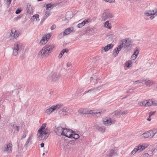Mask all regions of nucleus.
<instances>
[{"mask_svg":"<svg viewBox=\"0 0 157 157\" xmlns=\"http://www.w3.org/2000/svg\"><path fill=\"white\" fill-rule=\"evenodd\" d=\"M54 45L53 44H48L44 47L41 50L39 51L38 55L42 57H47L51 52L54 48Z\"/></svg>","mask_w":157,"mask_h":157,"instance_id":"nucleus-1","label":"nucleus"},{"mask_svg":"<svg viewBox=\"0 0 157 157\" xmlns=\"http://www.w3.org/2000/svg\"><path fill=\"white\" fill-rule=\"evenodd\" d=\"M148 146L145 144H140L138 146H136L132 151V154L134 155L136 152L142 151L144 150Z\"/></svg>","mask_w":157,"mask_h":157,"instance_id":"nucleus-2","label":"nucleus"},{"mask_svg":"<svg viewBox=\"0 0 157 157\" xmlns=\"http://www.w3.org/2000/svg\"><path fill=\"white\" fill-rule=\"evenodd\" d=\"M59 76L60 75L59 73L52 72L49 76L47 77V79L48 80L51 82H55L58 80Z\"/></svg>","mask_w":157,"mask_h":157,"instance_id":"nucleus-3","label":"nucleus"},{"mask_svg":"<svg viewBox=\"0 0 157 157\" xmlns=\"http://www.w3.org/2000/svg\"><path fill=\"white\" fill-rule=\"evenodd\" d=\"M19 34L20 32L18 31L17 30L16 28H13L11 29L10 33L9 38L11 39H16L19 36Z\"/></svg>","mask_w":157,"mask_h":157,"instance_id":"nucleus-4","label":"nucleus"},{"mask_svg":"<svg viewBox=\"0 0 157 157\" xmlns=\"http://www.w3.org/2000/svg\"><path fill=\"white\" fill-rule=\"evenodd\" d=\"M157 132L155 130L149 131L147 132L144 133L142 135V136L145 138H152Z\"/></svg>","mask_w":157,"mask_h":157,"instance_id":"nucleus-5","label":"nucleus"},{"mask_svg":"<svg viewBox=\"0 0 157 157\" xmlns=\"http://www.w3.org/2000/svg\"><path fill=\"white\" fill-rule=\"evenodd\" d=\"M62 104H58L56 105L52 106L51 107L49 108L48 109H47L45 113L47 114H49L51 113H52L56 109H59L62 106Z\"/></svg>","mask_w":157,"mask_h":157,"instance_id":"nucleus-6","label":"nucleus"},{"mask_svg":"<svg viewBox=\"0 0 157 157\" xmlns=\"http://www.w3.org/2000/svg\"><path fill=\"white\" fill-rule=\"evenodd\" d=\"M122 44L124 48L128 47L132 44V42L129 38L123 39L122 40Z\"/></svg>","mask_w":157,"mask_h":157,"instance_id":"nucleus-7","label":"nucleus"},{"mask_svg":"<svg viewBox=\"0 0 157 157\" xmlns=\"http://www.w3.org/2000/svg\"><path fill=\"white\" fill-rule=\"evenodd\" d=\"M20 46V43L17 42L13 47V53L14 56H16L17 55Z\"/></svg>","mask_w":157,"mask_h":157,"instance_id":"nucleus-8","label":"nucleus"},{"mask_svg":"<svg viewBox=\"0 0 157 157\" xmlns=\"http://www.w3.org/2000/svg\"><path fill=\"white\" fill-rule=\"evenodd\" d=\"M113 15L112 13L105 12L103 13L101 18L103 20L105 21L109 18L113 17Z\"/></svg>","mask_w":157,"mask_h":157,"instance_id":"nucleus-9","label":"nucleus"},{"mask_svg":"<svg viewBox=\"0 0 157 157\" xmlns=\"http://www.w3.org/2000/svg\"><path fill=\"white\" fill-rule=\"evenodd\" d=\"M69 132L70 130L67 129L66 128H63V135L68 138H71L73 135L71 134H68V133H69Z\"/></svg>","mask_w":157,"mask_h":157,"instance_id":"nucleus-10","label":"nucleus"},{"mask_svg":"<svg viewBox=\"0 0 157 157\" xmlns=\"http://www.w3.org/2000/svg\"><path fill=\"white\" fill-rule=\"evenodd\" d=\"M103 122L104 124L106 126L110 125L112 123L111 119L109 117H106L103 118Z\"/></svg>","mask_w":157,"mask_h":157,"instance_id":"nucleus-11","label":"nucleus"},{"mask_svg":"<svg viewBox=\"0 0 157 157\" xmlns=\"http://www.w3.org/2000/svg\"><path fill=\"white\" fill-rule=\"evenodd\" d=\"M37 136L38 138L40 140H45L48 137V135H44V134L42 132L40 134V132H38Z\"/></svg>","mask_w":157,"mask_h":157,"instance_id":"nucleus-12","label":"nucleus"},{"mask_svg":"<svg viewBox=\"0 0 157 157\" xmlns=\"http://www.w3.org/2000/svg\"><path fill=\"white\" fill-rule=\"evenodd\" d=\"M56 134L60 136L63 135V128L61 127H59L57 128L55 130Z\"/></svg>","mask_w":157,"mask_h":157,"instance_id":"nucleus-13","label":"nucleus"},{"mask_svg":"<svg viewBox=\"0 0 157 157\" xmlns=\"http://www.w3.org/2000/svg\"><path fill=\"white\" fill-rule=\"evenodd\" d=\"M124 47L123 45L121 44L120 45H119L117 48H115L114 50L113 51V53H114L116 52V54L115 55L116 56L119 53V52L121 51V48Z\"/></svg>","mask_w":157,"mask_h":157,"instance_id":"nucleus-14","label":"nucleus"},{"mask_svg":"<svg viewBox=\"0 0 157 157\" xmlns=\"http://www.w3.org/2000/svg\"><path fill=\"white\" fill-rule=\"evenodd\" d=\"M12 148V145L11 144H8L6 146V147L4 150V151H6L9 153H11Z\"/></svg>","mask_w":157,"mask_h":157,"instance_id":"nucleus-15","label":"nucleus"},{"mask_svg":"<svg viewBox=\"0 0 157 157\" xmlns=\"http://www.w3.org/2000/svg\"><path fill=\"white\" fill-rule=\"evenodd\" d=\"M144 81L145 82V84L147 86H151L154 83V82L151 80H149V78H147Z\"/></svg>","mask_w":157,"mask_h":157,"instance_id":"nucleus-16","label":"nucleus"},{"mask_svg":"<svg viewBox=\"0 0 157 157\" xmlns=\"http://www.w3.org/2000/svg\"><path fill=\"white\" fill-rule=\"evenodd\" d=\"M73 29V28H69L65 29L63 33V36L69 34L72 32Z\"/></svg>","mask_w":157,"mask_h":157,"instance_id":"nucleus-17","label":"nucleus"},{"mask_svg":"<svg viewBox=\"0 0 157 157\" xmlns=\"http://www.w3.org/2000/svg\"><path fill=\"white\" fill-rule=\"evenodd\" d=\"M32 136L30 135L29 137L25 144L24 145V147L27 148L28 147V145L29 144H31L32 143Z\"/></svg>","mask_w":157,"mask_h":157,"instance_id":"nucleus-18","label":"nucleus"},{"mask_svg":"<svg viewBox=\"0 0 157 157\" xmlns=\"http://www.w3.org/2000/svg\"><path fill=\"white\" fill-rule=\"evenodd\" d=\"M67 110V108L66 107H65L63 108L60 111H59V114L63 115H67V113H68L67 111H66Z\"/></svg>","mask_w":157,"mask_h":157,"instance_id":"nucleus-19","label":"nucleus"},{"mask_svg":"<svg viewBox=\"0 0 157 157\" xmlns=\"http://www.w3.org/2000/svg\"><path fill=\"white\" fill-rule=\"evenodd\" d=\"M88 20L87 19L85 20L84 21L82 22L81 23L78 24L77 25V27L78 28H80L83 27L84 25L86 23H88Z\"/></svg>","mask_w":157,"mask_h":157,"instance_id":"nucleus-20","label":"nucleus"},{"mask_svg":"<svg viewBox=\"0 0 157 157\" xmlns=\"http://www.w3.org/2000/svg\"><path fill=\"white\" fill-rule=\"evenodd\" d=\"M33 6L31 5H27L26 9L28 13L30 14L32 13L33 12Z\"/></svg>","mask_w":157,"mask_h":157,"instance_id":"nucleus-21","label":"nucleus"},{"mask_svg":"<svg viewBox=\"0 0 157 157\" xmlns=\"http://www.w3.org/2000/svg\"><path fill=\"white\" fill-rule=\"evenodd\" d=\"M154 12V10H148L145 11L144 14L146 16H149L152 15H154V13H153Z\"/></svg>","mask_w":157,"mask_h":157,"instance_id":"nucleus-22","label":"nucleus"},{"mask_svg":"<svg viewBox=\"0 0 157 157\" xmlns=\"http://www.w3.org/2000/svg\"><path fill=\"white\" fill-rule=\"evenodd\" d=\"M128 113V112L127 110H125L122 112H119L118 111H116L115 112V114L116 115H125L127 114Z\"/></svg>","mask_w":157,"mask_h":157,"instance_id":"nucleus-23","label":"nucleus"},{"mask_svg":"<svg viewBox=\"0 0 157 157\" xmlns=\"http://www.w3.org/2000/svg\"><path fill=\"white\" fill-rule=\"evenodd\" d=\"M46 124L45 123L43 124L40 128L38 130V132H40V134H41L42 132H43V130L45 129V128L46 127Z\"/></svg>","mask_w":157,"mask_h":157,"instance_id":"nucleus-24","label":"nucleus"},{"mask_svg":"<svg viewBox=\"0 0 157 157\" xmlns=\"http://www.w3.org/2000/svg\"><path fill=\"white\" fill-rule=\"evenodd\" d=\"M96 129L101 132H104L105 130V128L104 126L100 127L97 126L96 127Z\"/></svg>","mask_w":157,"mask_h":157,"instance_id":"nucleus-25","label":"nucleus"},{"mask_svg":"<svg viewBox=\"0 0 157 157\" xmlns=\"http://www.w3.org/2000/svg\"><path fill=\"white\" fill-rule=\"evenodd\" d=\"M113 46L112 44H109L104 48V50L105 52L107 51L109 49L112 48Z\"/></svg>","mask_w":157,"mask_h":157,"instance_id":"nucleus-26","label":"nucleus"},{"mask_svg":"<svg viewBox=\"0 0 157 157\" xmlns=\"http://www.w3.org/2000/svg\"><path fill=\"white\" fill-rule=\"evenodd\" d=\"M43 131L44 135H48V136L51 132V131L50 130H48L47 128H45V129L43 130Z\"/></svg>","mask_w":157,"mask_h":157,"instance_id":"nucleus-27","label":"nucleus"},{"mask_svg":"<svg viewBox=\"0 0 157 157\" xmlns=\"http://www.w3.org/2000/svg\"><path fill=\"white\" fill-rule=\"evenodd\" d=\"M54 4H52L51 3L48 4L46 6V9L47 10H50L51 9H52L54 7Z\"/></svg>","mask_w":157,"mask_h":157,"instance_id":"nucleus-28","label":"nucleus"},{"mask_svg":"<svg viewBox=\"0 0 157 157\" xmlns=\"http://www.w3.org/2000/svg\"><path fill=\"white\" fill-rule=\"evenodd\" d=\"M104 26L109 29H110L111 28V24L109 23L108 21H107L104 23Z\"/></svg>","mask_w":157,"mask_h":157,"instance_id":"nucleus-29","label":"nucleus"},{"mask_svg":"<svg viewBox=\"0 0 157 157\" xmlns=\"http://www.w3.org/2000/svg\"><path fill=\"white\" fill-rule=\"evenodd\" d=\"M153 101L151 100H149L148 101H147V103L145 104V106H150L153 105Z\"/></svg>","mask_w":157,"mask_h":157,"instance_id":"nucleus-30","label":"nucleus"},{"mask_svg":"<svg viewBox=\"0 0 157 157\" xmlns=\"http://www.w3.org/2000/svg\"><path fill=\"white\" fill-rule=\"evenodd\" d=\"M115 153V151L113 150H111L107 154V155L109 157H111Z\"/></svg>","mask_w":157,"mask_h":157,"instance_id":"nucleus-31","label":"nucleus"},{"mask_svg":"<svg viewBox=\"0 0 157 157\" xmlns=\"http://www.w3.org/2000/svg\"><path fill=\"white\" fill-rule=\"evenodd\" d=\"M125 66L128 68L132 66V61L131 60H129L128 62H126L125 63Z\"/></svg>","mask_w":157,"mask_h":157,"instance_id":"nucleus-32","label":"nucleus"},{"mask_svg":"<svg viewBox=\"0 0 157 157\" xmlns=\"http://www.w3.org/2000/svg\"><path fill=\"white\" fill-rule=\"evenodd\" d=\"M47 42H46V40H45V37L43 36L40 42V44L41 45L44 44Z\"/></svg>","mask_w":157,"mask_h":157,"instance_id":"nucleus-33","label":"nucleus"},{"mask_svg":"<svg viewBox=\"0 0 157 157\" xmlns=\"http://www.w3.org/2000/svg\"><path fill=\"white\" fill-rule=\"evenodd\" d=\"M97 91V90H96V88H92L87 91H85L84 93V94H86L87 93H89L90 92H95Z\"/></svg>","mask_w":157,"mask_h":157,"instance_id":"nucleus-34","label":"nucleus"},{"mask_svg":"<svg viewBox=\"0 0 157 157\" xmlns=\"http://www.w3.org/2000/svg\"><path fill=\"white\" fill-rule=\"evenodd\" d=\"M39 17V15L37 14H35L34 15L32 18V19H33L34 18L36 19V21H38L40 20V19Z\"/></svg>","mask_w":157,"mask_h":157,"instance_id":"nucleus-35","label":"nucleus"},{"mask_svg":"<svg viewBox=\"0 0 157 157\" xmlns=\"http://www.w3.org/2000/svg\"><path fill=\"white\" fill-rule=\"evenodd\" d=\"M43 36L45 37L46 42H47L50 37V35L49 34H47Z\"/></svg>","mask_w":157,"mask_h":157,"instance_id":"nucleus-36","label":"nucleus"},{"mask_svg":"<svg viewBox=\"0 0 157 157\" xmlns=\"http://www.w3.org/2000/svg\"><path fill=\"white\" fill-rule=\"evenodd\" d=\"M89 114H98V116H99L100 115V112H98H98H94L92 111H90L89 112Z\"/></svg>","mask_w":157,"mask_h":157,"instance_id":"nucleus-37","label":"nucleus"},{"mask_svg":"<svg viewBox=\"0 0 157 157\" xmlns=\"http://www.w3.org/2000/svg\"><path fill=\"white\" fill-rule=\"evenodd\" d=\"M103 85H102L99 86H98V87H96V90H100L102 88H103Z\"/></svg>","mask_w":157,"mask_h":157,"instance_id":"nucleus-38","label":"nucleus"},{"mask_svg":"<svg viewBox=\"0 0 157 157\" xmlns=\"http://www.w3.org/2000/svg\"><path fill=\"white\" fill-rule=\"evenodd\" d=\"M79 137V135L77 134H75L74 135V136L73 137V136H72V137L75 139H76L78 138Z\"/></svg>","mask_w":157,"mask_h":157,"instance_id":"nucleus-39","label":"nucleus"},{"mask_svg":"<svg viewBox=\"0 0 157 157\" xmlns=\"http://www.w3.org/2000/svg\"><path fill=\"white\" fill-rule=\"evenodd\" d=\"M141 157H150V156H149V154H148V153H144L143 155H141Z\"/></svg>","mask_w":157,"mask_h":157,"instance_id":"nucleus-40","label":"nucleus"},{"mask_svg":"<svg viewBox=\"0 0 157 157\" xmlns=\"http://www.w3.org/2000/svg\"><path fill=\"white\" fill-rule=\"evenodd\" d=\"M61 51V52L64 54L65 52L67 53L69 51V50L67 48H64Z\"/></svg>","mask_w":157,"mask_h":157,"instance_id":"nucleus-41","label":"nucleus"},{"mask_svg":"<svg viewBox=\"0 0 157 157\" xmlns=\"http://www.w3.org/2000/svg\"><path fill=\"white\" fill-rule=\"evenodd\" d=\"M13 128L15 130H16L17 132H18L20 129V127L19 126H16L14 127Z\"/></svg>","mask_w":157,"mask_h":157,"instance_id":"nucleus-42","label":"nucleus"},{"mask_svg":"<svg viewBox=\"0 0 157 157\" xmlns=\"http://www.w3.org/2000/svg\"><path fill=\"white\" fill-rule=\"evenodd\" d=\"M146 103H145V101H143V102H141L139 103V104L140 106H144V105H145V104Z\"/></svg>","mask_w":157,"mask_h":157,"instance_id":"nucleus-43","label":"nucleus"},{"mask_svg":"<svg viewBox=\"0 0 157 157\" xmlns=\"http://www.w3.org/2000/svg\"><path fill=\"white\" fill-rule=\"evenodd\" d=\"M47 17L45 15H44V16L43 17V18L41 19V23H42L45 20V19L47 18Z\"/></svg>","mask_w":157,"mask_h":157,"instance_id":"nucleus-44","label":"nucleus"},{"mask_svg":"<svg viewBox=\"0 0 157 157\" xmlns=\"http://www.w3.org/2000/svg\"><path fill=\"white\" fill-rule=\"evenodd\" d=\"M50 14V12L49 11H47L46 12L45 16L47 17H48Z\"/></svg>","mask_w":157,"mask_h":157,"instance_id":"nucleus-45","label":"nucleus"},{"mask_svg":"<svg viewBox=\"0 0 157 157\" xmlns=\"http://www.w3.org/2000/svg\"><path fill=\"white\" fill-rule=\"evenodd\" d=\"M103 0L105 2H109V3L113 2H115V0Z\"/></svg>","mask_w":157,"mask_h":157,"instance_id":"nucleus-46","label":"nucleus"},{"mask_svg":"<svg viewBox=\"0 0 157 157\" xmlns=\"http://www.w3.org/2000/svg\"><path fill=\"white\" fill-rule=\"evenodd\" d=\"M136 55H135L134 54H132L131 56V58L132 59L134 60L136 58Z\"/></svg>","mask_w":157,"mask_h":157,"instance_id":"nucleus-47","label":"nucleus"},{"mask_svg":"<svg viewBox=\"0 0 157 157\" xmlns=\"http://www.w3.org/2000/svg\"><path fill=\"white\" fill-rule=\"evenodd\" d=\"M21 10L19 9H17L15 13L16 14H18L21 13Z\"/></svg>","mask_w":157,"mask_h":157,"instance_id":"nucleus-48","label":"nucleus"},{"mask_svg":"<svg viewBox=\"0 0 157 157\" xmlns=\"http://www.w3.org/2000/svg\"><path fill=\"white\" fill-rule=\"evenodd\" d=\"M134 89H129L126 92V93H129L132 92L133 91Z\"/></svg>","mask_w":157,"mask_h":157,"instance_id":"nucleus-49","label":"nucleus"},{"mask_svg":"<svg viewBox=\"0 0 157 157\" xmlns=\"http://www.w3.org/2000/svg\"><path fill=\"white\" fill-rule=\"evenodd\" d=\"M148 153L150 157L153 155V151H149Z\"/></svg>","mask_w":157,"mask_h":157,"instance_id":"nucleus-50","label":"nucleus"},{"mask_svg":"<svg viewBox=\"0 0 157 157\" xmlns=\"http://www.w3.org/2000/svg\"><path fill=\"white\" fill-rule=\"evenodd\" d=\"M155 112H156V111L150 112L149 113V117H151L155 113Z\"/></svg>","mask_w":157,"mask_h":157,"instance_id":"nucleus-51","label":"nucleus"},{"mask_svg":"<svg viewBox=\"0 0 157 157\" xmlns=\"http://www.w3.org/2000/svg\"><path fill=\"white\" fill-rule=\"evenodd\" d=\"M63 54V53L62 52H61V51L59 55V56H58L59 58H61V57H62Z\"/></svg>","mask_w":157,"mask_h":157,"instance_id":"nucleus-52","label":"nucleus"},{"mask_svg":"<svg viewBox=\"0 0 157 157\" xmlns=\"http://www.w3.org/2000/svg\"><path fill=\"white\" fill-rule=\"evenodd\" d=\"M56 27V25H53L51 27V30H53Z\"/></svg>","mask_w":157,"mask_h":157,"instance_id":"nucleus-53","label":"nucleus"},{"mask_svg":"<svg viewBox=\"0 0 157 157\" xmlns=\"http://www.w3.org/2000/svg\"><path fill=\"white\" fill-rule=\"evenodd\" d=\"M139 53V52L138 50H136L134 53L133 54H134V55H136V56L138 55Z\"/></svg>","mask_w":157,"mask_h":157,"instance_id":"nucleus-54","label":"nucleus"},{"mask_svg":"<svg viewBox=\"0 0 157 157\" xmlns=\"http://www.w3.org/2000/svg\"><path fill=\"white\" fill-rule=\"evenodd\" d=\"M71 65V64L70 62L67 63V67H70Z\"/></svg>","mask_w":157,"mask_h":157,"instance_id":"nucleus-55","label":"nucleus"},{"mask_svg":"<svg viewBox=\"0 0 157 157\" xmlns=\"http://www.w3.org/2000/svg\"><path fill=\"white\" fill-rule=\"evenodd\" d=\"M154 15H155L156 16H157V10H154Z\"/></svg>","mask_w":157,"mask_h":157,"instance_id":"nucleus-56","label":"nucleus"},{"mask_svg":"<svg viewBox=\"0 0 157 157\" xmlns=\"http://www.w3.org/2000/svg\"><path fill=\"white\" fill-rule=\"evenodd\" d=\"M153 105L156 106L157 105V101L156 102L154 101H153Z\"/></svg>","mask_w":157,"mask_h":157,"instance_id":"nucleus-57","label":"nucleus"},{"mask_svg":"<svg viewBox=\"0 0 157 157\" xmlns=\"http://www.w3.org/2000/svg\"><path fill=\"white\" fill-rule=\"evenodd\" d=\"M83 89H81L80 90H78V93H80L82 92L83 91Z\"/></svg>","mask_w":157,"mask_h":157,"instance_id":"nucleus-58","label":"nucleus"},{"mask_svg":"<svg viewBox=\"0 0 157 157\" xmlns=\"http://www.w3.org/2000/svg\"><path fill=\"white\" fill-rule=\"evenodd\" d=\"M26 135L25 134H24L22 137L21 139L25 138L26 137Z\"/></svg>","mask_w":157,"mask_h":157,"instance_id":"nucleus-59","label":"nucleus"},{"mask_svg":"<svg viewBox=\"0 0 157 157\" xmlns=\"http://www.w3.org/2000/svg\"><path fill=\"white\" fill-rule=\"evenodd\" d=\"M40 145L41 147H44V144L43 143H42L40 144Z\"/></svg>","mask_w":157,"mask_h":157,"instance_id":"nucleus-60","label":"nucleus"},{"mask_svg":"<svg viewBox=\"0 0 157 157\" xmlns=\"http://www.w3.org/2000/svg\"><path fill=\"white\" fill-rule=\"evenodd\" d=\"M63 35V33H60L59 35V37H62V35Z\"/></svg>","mask_w":157,"mask_h":157,"instance_id":"nucleus-61","label":"nucleus"},{"mask_svg":"<svg viewBox=\"0 0 157 157\" xmlns=\"http://www.w3.org/2000/svg\"><path fill=\"white\" fill-rule=\"evenodd\" d=\"M153 15H152L150 17V18L151 19H153L154 17H155V16H154Z\"/></svg>","mask_w":157,"mask_h":157,"instance_id":"nucleus-62","label":"nucleus"},{"mask_svg":"<svg viewBox=\"0 0 157 157\" xmlns=\"http://www.w3.org/2000/svg\"><path fill=\"white\" fill-rule=\"evenodd\" d=\"M139 82V80H137L136 81H135L134 82V84H137V83L138 82Z\"/></svg>","mask_w":157,"mask_h":157,"instance_id":"nucleus-63","label":"nucleus"},{"mask_svg":"<svg viewBox=\"0 0 157 157\" xmlns=\"http://www.w3.org/2000/svg\"><path fill=\"white\" fill-rule=\"evenodd\" d=\"M10 125L12 127H14V124L12 123L10 124Z\"/></svg>","mask_w":157,"mask_h":157,"instance_id":"nucleus-64","label":"nucleus"}]
</instances>
